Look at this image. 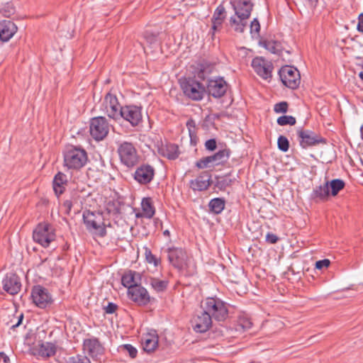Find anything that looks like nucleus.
Masks as SVG:
<instances>
[{"label": "nucleus", "instance_id": "obj_55", "mask_svg": "<svg viewBox=\"0 0 363 363\" xmlns=\"http://www.w3.org/2000/svg\"><path fill=\"white\" fill-rule=\"evenodd\" d=\"M279 240V237L274 233H268L266 235V242L269 244H276Z\"/></svg>", "mask_w": 363, "mask_h": 363}, {"label": "nucleus", "instance_id": "obj_60", "mask_svg": "<svg viewBox=\"0 0 363 363\" xmlns=\"http://www.w3.org/2000/svg\"><path fill=\"white\" fill-rule=\"evenodd\" d=\"M357 29L359 33H363V21H359L358 22Z\"/></svg>", "mask_w": 363, "mask_h": 363}, {"label": "nucleus", "instance_id": "obj_34", "mask_svg": "<svg viewBox=\"0 0 363 363\" xmlns=\"http://www.w3.org/2000/svg\"><path fill=\"white\" fill-rule=\"evenodd\" d=\"M141 208L146 218L150 219L155 214V208L151 197H145L142 199Z\"/></svg>", "mask_w": 363, "mask_h": 363}, {"label": "nucleus", "instance_id": "obj_4", "mask_svg": "<svg viewBox=\"0 0 363 363\" xmlns=\"http://www.w3.org/2000/svg\"><path fill=\"white\" fill-rule=\"evenodd\" d=\"M64 165L69 169L79 170L88 162L86 151L80 146L69 145L63 152Z\"/></svg>", "mask_w": 363, "mask_h": 363}, {"label": "nucleus", "instance_id": "obj_6", "mask_svg": "<svg viewBox=\"0 0 363 363\" xmlns=\"http://www.w3.org/2000/svg\"><path fill=\"white\" fill-rule=\"evenodd\" d=\"M185 96L193 101H201L206 93V86L194 77H182L179 80Z\"/></svg>", "mask_w": 363, "mask_h": 363}, {"label": "nucleus", "instance_id": "obj_54", "mask_svg": "<svg viewBox=\"0 0 363 363\" xmlns=\"http://www.w3.org/2000/svg\"><path fill=\"white\" fill-rule=\"evenodd\" d=\"M260 31V24L257 18H254L250 23V33L252 34L253 33L259 34Z\"/></svg>", "mask_w": 363, "mask_h": 363}, {"label": "nucleus", "instance_id": "obj_25", "mask_svg": "<svg viewBox=\"0 0 363 363\" xmlns=\"http://www.w3.org/2000/svg\"><path fill=\"white\" fill-rule=\"evenodd\" d=\"M141 274L135 271L129 269L124 272L121 277V283L128 289V291L133 287L141 285Z\"/></svg>", "mask_w": 363, "mask_h": 363}, {"label": "nucleus", "instance_id": "obj_17", "mask_svg": "<svg viewBox=\"0 0 363 363\" xmlns=\"http://www.w3.org/2000/svg\"><path fill=\"white\" fill-rule=\"evenodd\" d=\"M155 170L149 164H142L138 167L133 174L134 179L141 185L150 184L154 179Z\"/></svg>", "mask_w": 363, "mask_h": 363}, {"label": "nucleus", "instance_id": "obj_42", "mask_svg": "<svg viewBox=\"0 0 363 363\" xmlns=\"http://www.w3.org/2000/svg\"><path fill=\"white\" fill-rule=\"evenodd\" d=\"M145 255L146 261L150 264H153L155 267H157L161 264V258H157L155 255H154L150 249L148 247H145Z\"/></svg>", "mask_w": 363, "mask_h": 363}, {"label": "nucleus", "instance_id": "obj_13", "mask_svg": "<svg viewBox=\"0 0 363 363\" xmlns=\"http://www.w3.org/2000/svg\"><path fill=\"white\" fill-rule=\"evenodd\" d=\"M128 122L133 127L138 125L143 121L142 106L125 105L121 108L120 119Z\"/></svg>", "mask_w": 363, "mask_h": 363}, {"label": "nucleus", "instance_id": "obj_21", "mask_svg": "<svg viewBox=\"0 0 363 363\" xmlns=\"http://www.w3.org/2000/svg\"><path fill=\"white\" fill-rule=\"evenodd\" d=\"M83 347L86 350L89 354L94 359L99 358L104 352V347L97 337H91L84 339L83 342Z\"/></svg>", "mask_w": 363, "mask_h": 363}, {"label": "nucleus", "instance_id": "obj_56", "mask_svg": "<svg viewBox=\"0 0 363 363\" xmlns=\"http://www.w3.org/2000/svg\"><path fill=\"white\" fill-rule=\"evenodd\" d=\"M23 313H21L16 318L17 321L16 323H13L11 325L10 329L14 330L17 327H18L20 325H21L23 320Z\"/></svg>", "mask_w": 363, "mask_h": 363}, {"label": "nucleus", "instance_id": "obj_7", "mask_svg": "<svg viewBox=\"0 0 363 363\" xmlns=\"http://www.w3.org/2000/svg\"><path fill=\"white\" fill-rule=\"evenodd\" d=\"M117 153L121 164L129 169L135 167L140 162V156L133 143L123 141L118 143Z\"/></svg>", "mask_w": 363, "mask_h": 363}, {"label": "nucleus", "instance_id": "obj_22", "mask_svg": "<svg viewBox=\"0 0 363 363\" xmlns=\"http://www.w3.org/2000/svg\"><path fill=\"white\" fill-rule=\"evenodd\" d=\"M212 182L211 174L203 171L195 179L190 181V187L194 191H202L207 190Z\"/></svg>", "mask_w": 363, "mask_h": 363}, {"label": "nucleus", "instance_id": "obj_35", "mask_svg": "<svg viewBox=\"0 0 363 363\" xmlns=\"http://www.w3.org/2000/svg\"><path fill=\"white\" fill-rule=\"evenodd\" d=\"M214 69L213 65L208 62H202L198 65L196 76L201 80H205L206 78L212 73Z\"/></svg>", "mask_w": 363, "mask_h": 363}, {"label": "nucleus", "instance_id": "obj_50", "mask_svg": "<svg viewBox=\"0 0 363 363\" xmlns=\"http://www.w3.org/2000/svg\"><path fill=\"white\" fill-rule=\"evenodd\" d=\"M69 363H91L89 359L86 356L77 354L69 359Z\"/></svg>", "mask_w": 363, "mask_h": 363}, {"label": "nucleus", "instance_id": "obj_58", "mask_svg": "<svg viewBox=\"0 0 363 363\" xmlns=\"http://www.w3.org/2000/svg\"><path fill=\"white\" fill-rule=\"evenodd\" d=\"M3 360L4 363H10L9 357L4 352H0V362Z\"/></svg>", "mask_w": 363, "mask_h": 363}, {"label": "nucleus", "instance_id": "obj_28", "mask_svg": "<svg viewBox=\"0 0 363 363\" xmlns=\"http://www.w3.org/2000/svg\"><path fill=\"white\" fill-rule=\"evenodd\" d=\"M67 183V177L65 174L59 172L55 174L52 181V188L57 197L59 198L65 193Z\"/></svg>", "mask_w": 363, "mask_h": 363}, {"label": "nucleus", "instance_id": "obj_8", "mask_svg": "<svg viewBox=\"0 0 363 363\" xmlns=\"http://www.w3.org/2000/svg\"><path fill=\"white\" fill-rule=\"evenodd\" d=\"M55 238V229L45 222L39 223L33 233V240L43 247H48Z\"/></svg>", "mask_w": 363, "mask_h": 363}, {"label": "nucleus", "instance_id": "obj_31", "mask_svg": "<svg viewBox=\"0 0 363 363\" xmlns=\"http://www.w3.org/2000/svg\"><path fill=\"white\" fill-rule=\"evenodd\" d=\"M142 345L146 352H152L158 346V336L150 333L147 334L142 340Z\"/></svg>", "mask_w": 363, "mask_h": 363}, {"label": "nucleus", "instance_id": "obj_15", "mask_svg": "<svg viewBox=\"0 0 363 363\" xmlns=\"http://www.w3.org/2000/svg\"><path fill=\"white\" fill-rule=\"evenodd\" d=\"M22 287L21 278L14 272L7 273L2 280V288L11 296L18 294Z\"/></svg>", "mask_w": 363, "mask_h": 363}, {"label": "nucleus", "instance_id": "obj_59", "mask_svg": "<svg viewBox=\"0 0 363 363\" xmlns=\"http://www.w3.org/2000/svg\"><path fill=\"white\" fill-rule=\"evenodd\" d=\"M214 333L216 334L215 335V337H223L225 335H224V330L223 329H219V330H216V331H214Z\"/></svg>", "mask_w": 363, "mask_h": 363}, {"label": "nucleus", "instance_id": "obj_48", "mask_svg": "<svg viewBox=\"0 0 363 363\" xmlns=\"http://www.w3.org/2000/svg\"><path fill=\"white\" fill-rule=\"evenodd\" d=\"M121 347V350L126 351L127 352H128L129 356L131 358H135L137 357L138 350L133 345H131L130 344H125V345H122Z\"/></svg>", "mask_w": 363, "mask_h": 363}, {"label": "nucleus", "instance_id": "obj_14", "mask_svg": "<svg viewBox=\"0 0 363 363\" xmlns=\"http://www.w3.org/2000/svg\"><path fill=\"white\" fill-rule=\"evenodd\" d=\"M33 302L40 308H46L53 302L48 289L41 285H35L31 291Z\"/></svg>", "mask_w": 363, "mask_h": 363}, {"label": "nucleus", "instance_id": "obj_23", "mask_svg": "<svg viewBox=\"0 0 363 363\" xmlns=\"http://www.w3.org/2000/svg\"><path fill=\"white\" fill-rule=\"evenodd\" d=\"M157 152L162 157H166L170 160H174L178 158L180 152L179 146L174 143L166 142L157 144Z\"/></svg>", "mask_w": 363, "mask_h": 363}, {"label": "nucleus", "instance_id": "obj_57", "mask_svg": "<svg viewBox=\"0 0 363 363\" xmlns=\"http://www.w3.org/2000/svg\"><path fill=\"white\" fill-rule=\"evenodd\" d=\"M63 207L65 208V213L66 214L69 215L71 210H72V201L70 200H65L64 202H63V204H62Z\"/></svg>", "mask_w": 363, "mask_h": 363}, {"label": "nucleus", "instance_id": "obj_5", "mask_svg": "<svg viewBox=\"0 0 363 363\" xmlns=\"http://www.w3.org/2000/svg\"><path fill=\"white\" fill-rule=\"evenodd\" d=\"M82 218L88 230H94L95 233L101 238L106 235V227H110L111 224L105 223L103 213L85 210L83 212Z\"/></svg>", "mask_w": 363, "mask_h": 363}, {"label": "nucleus", "instance_id": "obj_44", "mask_svg": "<svg viewBox=\"0 0 363 363\" xmlns=\"http://www.w3.org/2000/svg\"><path fill=\"white\" fill-rule=\"evenodd\" d=\"M278 125L281 126L289 125H294L296 123V119L292 116L284 115L279 117L277 120Z\"/></svg>", "mask_w": 363, "mask_h": 363}, {"label": "nucleus", "instance_id": "obj_53", "mask_svg": "<svg viewBox=\"0 0 363 363\" xmlns=\"http://www.w3.org/2000/svg\"><path fill=\"white\" fill-rule=\"evenodd\" d=\"M330 264V261L328 259H324L315 262V267L317 269H327Z\"/></svg>", "mask_w": 363, "mask_h": 363}, {"label": "nucleus", "instance_id": "obj_26", "mask_svg": "<svg viewBox=\"0 0 363 363\" xmlns=\"http://www.w3.org/2000/svg\"><path fill=\"white\" fill-rule=\"evenodd\" d=\"M18 28L11 21L4 20L0 22V40L4 42L9 41L16 33Z\"/></svg>", "mask_w": 363, "mask_h": 363}, {"label": "nucleus", "instance_id": "obj_61", "mask_svg": "<svg viewBox=\"0 0 363 363\" xmlns=\"http://www.w3.org/2000/svg\"><path fill=\"white\" fill-rule=\"evenodd\" d=\"M186 126L190 128L191 126L195 127V122L193 119H190L186 123Z\"/></svg>", "mask_w": 363, "mask_h": 363}, {"label": "nucleus", "instance_id": "obj_9", "mask_svg": "<svg viewBox=\"0 0 363 363\" xmlns=\"http://www.w3.org/2000/svg\"><path fill=\"white\" fill-rule=\"evenodd\" d=\"M121 107L122 106L118 102L117 96L109 91L104 96L101 106V111H102L110 119H113L114 121H118L120 120Z\"/></svg>", "mask_w": 363, "mask_h": 363}, {"label": "nucleus", "instance_id": "obj_49", "mask_svg": "<svg viewBox=\"0 0 363 363\" xmlns=\"http://www.w3.org/2000/svg\"><path fill=\"white\" fill-rule=\"evenodd\" d=\"M289 104L286 101L277 103L274 106V111L276 113H286L288 111Z\"/></svg>", "mask_w": 363, "mask_h": 363}, {"label": "nucleus", "instance_id": "obj_20", "mask_svg": "<svg viewBox=\"0 0 363 363\" xmlns=\"http://www.w3.org/2000/svg\"><path fill=\"white\" fill-rule=\"evenodd\" d=\"M128 293L129 298L138 306H146L151 301L148 291L141 285L133 287V289L128 291Z\"/></svg>", "mask_w": 363, "mask_h": 363}, {"label": "nucleus", "instance_id": "obj_52", "mask_svg": "<svg viewBox=\"0 0 363 363\" xmlns=\"http://www.w3.org/2000/svg\"><path fill=\"white\" fill-rule=\"evenodd\" d=\"M118 309V306L113 302H108L107 306H104V310L106 314H113Z\"/></svg>", "mask_w": 363, "mask_h": 363}, {"label": "nucleus", "instance_id": "obj_62", "mask_svg": "<svg viewBox=\"0 0 363 363\" xmlns=\"http://www.w3.org/2000/svg\"><path fill=\"white\" fill-rule=\"evenodd\" d=\"M135 217H136V218H142V217H144L143 212H142V213H140V212L137 213L135 214Z\"/></svg>", "mask_w": 363, "mask_h": 363}, {"label": "nucleus", "instance_id": "obj_32", "mask_svg": "<svg viewBox=\"0 0 363 363\" xmlns=\"http://www.w3.org/2000/svg\"><path fill=\"white\" fill-rule=\"evenodd\" d=\"M325 184L328 188L330 197L336 196L345 187V182L341 179H333L330 181L326 180Z\"/></svg>", "mask_w": 363, "mask_h": 363}, {"label": "nucleus", "instance_id": "obj_16", "mask_svg": "<svg viewBox=\"0 0 363 363\" xmlns=\"http://www.w3.org/2000/svg\"><path fill=\"white\" fill-rule=\"evenodd\" d=\"M252 67L255 72L263 79L272 78V72L274 69L272 63L266 60L262 57H256L252 61Z\"/></svg>", "mask_w": 363, "mask_h": 363}, {"label": "nucleus", "instance_id": "obj_11", "mask_svg": "<svg viewBox=\"0 0 363 363\" xmlns=\"http://www.w3.org/2000/svg\"><path fill=\"white\" fill-rule=\"evenodd\" d=\"M279 78L284 86L295 89L301 83V77L298 70L294 66H283L279 71Z\"/></svg>", "mask_w": 363, "mask_h": 363}, {"label": "nucleus", "instance_id": "obj_33", "mask_svg": "<svg viewBox=\"0 0 363 363\" xmlns=\"http://www.w3.org/2000/svg\"><path fill=\"white\" fill-rule=\"evenodd\" d=\"M124 202L119 199L110 200L106 203V211L108 214H111L114 218H118L121 214V206Z\"/></svg>", "mask_w": 363, "mask_h": 363}, {"label": "nucleus", "instance_id": "obj_2", "mask_svg": "<svg viewBox=\"0 0 363 363\" xmlns=\"http://www.w3.org/2000/svg\"><path fill=\"white\" fill-rule=\"evenodd\" d=\"M201 306L218 322H224L229 318L230 305L216 296L206 298Z\"/></svg>", "mask_w": 363, "mask_h": 363}, {"label": "nucleus", "instance_id": "obj_10", "mask_svg": "<svg viewBox=\"0 0 363 363\" xmlns=\"http://www.w3.org/2000/svg\"><path fill=\"white\" fill-rule=\"evenodd\" d=\"M89 133L96 141L103 140L109 133V124L104 116H96L90 119Z\"/></svg>", "mask_w": 363, "mask_h": 363}, {"label": "nucleus", "instance_id": "obj_41", "mask_svg": "<svg viewBox=\"0 0 363 363\" xmlns=\"http://www.w3.org/2000/svg\"><path fill=\"white\" fill-rule=\"evenodd\" d=\"M195 167L199 169H203L206 168H214L215 165L211 161L210 156L203 157L195 163Z\"/></svg>", "mask_w": 363, "mask_h": 363}, {"label": "nucleus", "instance_id": "obj_24", "mask_svg": "<svg viewBox=\"0 0 363 363\" xmlns=\"http://www.w3.org/2000/svg\"><path fill=\"white\" fill-rule=\"evenodd\" d=\"M225 18L226 11L223 6V3H221L215 9L211 18L212 26L210 30V33H211L212 37H213L216 31L220 30V29L222 28V25Z\"/></svg>", "mask_w": 363, "mask_h": 363}, {"label": "nucleus", "instance_id": "obj_51", "mask_svg": "<svg viewBox=\"0 0 363 363\" xmlns=\"http://www.w3.org/2000/svg\"><path fill=\"white\" fill-rule=\"evenodd\" d=\"M206 150L213 152L217 149V140L215 138L207 140L204 143Z\"/></svg>", "mask_w": 363, "mask_h": 363}, {"label": "nucleus", "instance_id": "obj_36", "mask_svg": "<svg viewBox=\"0 0 363 363\" xmlns=\"http://www.w3.org/2000/svg\"><path fill=\"white\" fill-rule=\"evenodd\" d=\"M56 353V346L52 342H43L39 345L38 354L43 357L54 356Z\"/></svg>", "mask_w": 363, "mask_h": 363}, {"label": "nucleus", "instance_id": "obj_18", "mask_svg": "<svg viewBox=\"0 0 363 363\" xmlns=\"http://www.w3.org/2000/svg\"><path fill=\"white\" fill-rule=\"evenodd\" d=\"M191 325L196 333H203L206 332L212 325L211 316L203 309L200 313L196 314L191 320Z\"/></svg>", "mask_w": 363, "mask_h": 363}, {"label": "nucleus", "instance_id": "obj_3", "mask_svg": "<svg viewBox=\"0 0 363 363\" xmlns=\"http://www.w3.org/2000/svg\"><path fill=\"white\" fill-rule=\"evenodd\" d=\"M165 252L167 253V259L169 263L178 272L185 276H193L196 270L194 269H189L187 265L188 256L186 250L182 247L172 246L166 249Z\"/></svg>", "mask_w": 363, "mask_h": 363}, {"label": "nucleus", "instance_id": "obj_29", "mask_svg": "<svg viewBox=\"0 0 363 363\" xmlns=\"http://www.w3.org/2000/svg\"><path fill=\"white\" fill-rule=\"evenodd\" d=\"M225 146H226L225 145ZM231 155L230 148L225 147V148L218 150L217 152L209 155L212 162L216 166H223L228 162Z\"/></svg>", "mask_w": 363, "mask_h": 363}, {"label": "nucleus", "instance_id": "obj_45", "mask_svg": "<svg viewBox=\"0 0 363 363\" xmlns=\"http://www.w3.org/2000/svg\"><path fill=\"white\" fill-rule=\"evenodd\" d=\"M159 33H155L150 30H145L143 33V37L145 39L147 43L150 45H152L157 43Z\"/></svg>", "mask_w": 363, "mask_h": 363}, {"label": "nucleus", "instance_id": "obj_1", "mask_svg": "<svg viewBox=\"0 0 363 363\" xmlns=\"http://www.w3.org/2000/svg\"><path fill=\"white\" fill-rule=\"evenodd\" d=\"M230 4L238 18L231 16L229 24L235 32L242 33L247 25V21L251 15L254 4L252 0H230Z\"/></svg>", "mask_w": 363, "mask_h": 363}, {"label": "nucleus", "instance_id": "obj_64", "mask_svg": "<svg viewBox=\"0 0 363 363\" xmlns=\"http://www.w3.org/2000/svg\"><path fill=\"white\" fill-rule=\"evenodd\" d=\"M358 20H359V21H363V13H359V15L358 16Z\"/></svg>", "mask_w": 363, "mask_h": 363}, {"label": "nucleus", "instance_id": "obj_19", "mask_svg": "<svg viewBox=\"0 0 363 363\" xmlns=\"http://www.w3.org/2000/svg\"><path fill=\"white\" fill-rule=\"evenodd\" d=\"M228 84L223 77L217 79H209L206 87V92L216 99H219L225 95Z\"/></svg>", "mask_w": 363, "mask_h": 363}, {"label": "nucleus", "instance_id": "obj_40", "mask_svg": "<svg viewBox=\"0 0 363 363\" xmlns=\"http://www.w3.org/2000/svg\"><path fill=\"white\" fill-rule=\"evenodd\" d=\"M150 284L157 292H163L167 290L169 281L160 280L157 278H150Z\"/></svg>", "mask_w": 363, "mask_h": 363}, {"label": "nucleus", "instance_id": "obj_43", "mask_svg": "<svg viewBox=\"0 0 363 363\" xmlns=\"http://www.w3.org/2000/svg\"><path fill=\"white\" fill-rule=\"evenodd\" d=\"M16 9L13 4L11 2H6L5 4L0 6V13H2L6 17H10L15 13Z\"/></svg>", "mask_w": 363, "mask_h": 363}, {"label": "nucleus", "instance_id": "obj_63", "mask_svg": "<svg viewBox=\"0 0 363 363\" xmlns=\"http://www.w3.org/2000/svg\"><path fill=\"white\" fill-rule=\"evenodd\" d=\"M163 235H164V236H169V235H170V233H169V230H164V231H163Z\"/></svg>", "mask_w": 363, "mask_h": 363}, {"label": "nucleus", "instance_id": "obj_46", "mask_svg": "<svg viewBox=\"0 0 363 363\" xmlns=\"http://www.w3.org/2000/svg\"><path fill=\"white\" fill-rule=\"evenodd\" d=\"M277 145L279 150L286 152L289 149V141L286 137L279 135L277 140Z\"/></svg>", "mask_w": 363, "mask_h": 363}, {"label": "nucleus", "instance_id": "obj_12", "mask_svg": "<svg viewBox=\"0 0 363 363\" xmlns=\"http://www.w3.org/2000/svg\"><path fill=\"white\" fill-rule=\"evenodd\" d=\"M297 135L299 145L303 149L327 143V140L325 138L312 130H305L302 128L297 130Z\"/></svg>", "mask_w": 363, "mask_h": 363}, {"label": "nucleus", "instance_id": "obj_27", "mask_svg": "<svg viewBox=\"0 0 363 363\" xmlns=\"http://www.w3.org/2000/svg\"><path fill=\"white\" fill-rule=\"evenodd\" d=\"M310 199L315 203L325 202L330 199V193L325 182L320 185L315 186L310 195Z\"/></svg>", "mask_w": 363, "mask_h": 363}, {"label": "nucleus", "instance_id": "obj_38", "mask_svg": "<svg viewBox=\"0 0 363 363\" xmlns=\"http://www.w3.org/2000/svg\"><path fill=\"white\" fill-rule=\"evenodd\" d=\"M259 44L273 54H277L279 55L281 54V45L279 41L263 40L260 41Z\"/></svg>", "mask_w": 363, "mask_h": 363}, {"label": "nucleus", "instance_id": "obj_47", "mask_svg": "<svg viewBox=\"0 0 363 363\" xmlns=\"http://www.w3.org/2000/svg\"><path fill=\"white\" fill-rule=\"evenodd\" d=\"M238 325L241 327L243 330H247L252 327V323L249 318L242 316L239 317L238 320Z\"/></svg>", "mask_w": 363, "mask_h": 363}, {"label": "nucleus", "instance_id": "obj_39", "mask_svg": "<svg viewBox=\"0 0 363 363\" xmlns=\"http://www.w3.org/2000/svg\"><path fill=\"white\" fill-rule=\"evenodd\" d=\"M225 205V201L224 199L215 198L210 201L208 207L212 213L215 214H219L223 211Z\"/></svg>", "mask_w": 363, "mask_h": 363}, {"label": "nucleus", "instance_id": "obj_30", "mask_svg": "<svg viewBox=\"0 0 363 363\" xmlns=\"http://www.w3.org/2000/svg\"><path fill=\"white\" fill-rule=\"evenodd\" d=\"M231 172L227 173L224 176H216L214 186L218 188L220 191H225L228 187H230L235 182V179H231Z\"/></svg>", "mask_w": 363, "mask_h": 363}, {"label": "nucleus", "instance_id": "obj_37", "mask_svg": "<svg viewBox=\"0 0 363 363\" xmlns=\"http://www.w3.org/2000/svg\"><path fill=\"white\" fill-rule=\"evenodd\" d=\"M298 4H300V7H298L299 12L301 15L309 14V10H311L312 12L316 8L318 0H298Z\"/></svg>", "mask_w": 363, "mask_h": 363}]
</instances>
